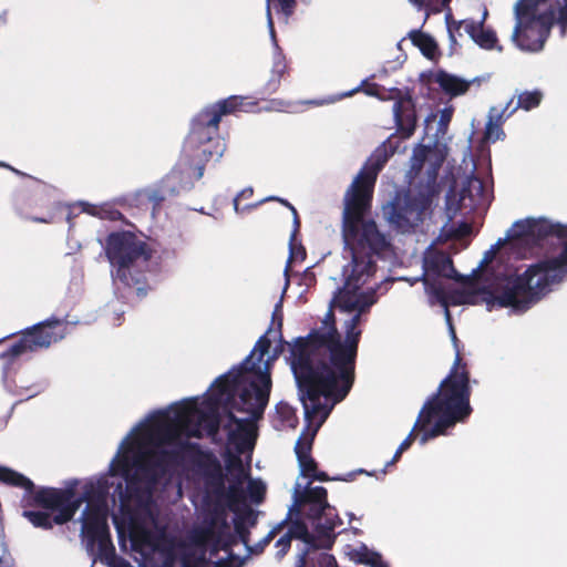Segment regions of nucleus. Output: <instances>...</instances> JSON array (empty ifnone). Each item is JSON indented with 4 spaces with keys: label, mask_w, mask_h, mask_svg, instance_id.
Listing matches in <instances>:
<instances>
[{
    "label": "nucleus",
    "mask_w": 567,
    "mask_h": 567,
    "mask_svg": "<svg viewBox=\"0 0 567 567\" xmlns=\"http://www.w3.org/2000/svg\"><path fill=\"white\" fill-rule=\"evenodd\" d=\"M382 153V150L375 152L344 196L342 235L351 264L343 268L344 287L333 299V307L350 317L344 321V339H340L329 311L319 330L292 342H284L280 334L268 330L258 339L250 354H269L271 351L274 354H312L320 351H329L330 354H355L361 333L358 329L360 316L375 301L372 287L363 288L374 270L372 255L384 254L390 247L374 221L365 219L364 216L377 174L385 161Z\"/></svg>",
    "instance_id": "obj_1"
},
{
    "label": "nucleus",
    "mask_w": 567,
    "mask_h": 567,
    "mask_svg": "<svg viewBox=\"0 0 567 567\" xmlns=\"http://www.w3.org/2000/svg\"><path fill=\"white\" fill-rule=\"evenodd\" d=\"M559 257L534 264L522 274L499 279L492 290L476 291L473 282H464L461 288L445 293L439 278H452L455 274L452 261L444 252L430 249L424 255L422 280L426 293L437 299L450 320V306L484 303L487 310L506 308L513 312H524L538 299L546 288L567 275V239Z\"/></svg>",
    "instance_id": "obj_2"
},
{
    "label": "nucleus",
    "mask_w": 567,
    "mask_h": 567,
    "mask_svg": "<svg viewBox=\"0 0 567 567\" xmlns=\"http://www.w3.org/2000/svg\"><path fill=\"white\" fill-rule=\"evenodd\" d=\"M357 357H286L293 373L305 421L318 431L354 383Z\"/></svg>",
    "instance_id": "obj_3"
},
{
    "label": "nucleus",
    "mask_w": 567,
    "mask_h": 567,
    "mask_svg": "<svg viewBox=\"0 0 567 567\" xmlns=\"http://www.w3.org/2000/svg\"><path fill=\"white\" fill-rule=\"evenodd\" d=\"M463 359L464 357H455L449 374L419 413L414 429L423 431L422 443L444 435L447 429L464 423L473 412L470 403V371Z\"/></svg>",
    "instance_id": "obj_4"
},
{
    "label": "nucleus",
    "mask_w": 567,
    "mask_h": 567,
    "mask_svg": "<svg viewBox=\"0 0 567 567\" xmlns=\"http://www.w3.org/2000/svg\"><path fill=\"white\" fill-rule=\"evenodd\" d=\"M271 377L268 371L259 372L250 382L240 381L236 396L230 401L225 414L228 423L224 425L227 440L238 454L254 449L257 440L256 420L262 417L269 402Z\"/></svg>",
    "instance_id": "obj_5"
},
{
    "label": "nucleus",
    "mask_w": 567,
    "mask_h": 567,
    "mask_svg": "<svg viewBox=\"0 0 567 567\" xmlns=\"http://www.w3.org/2000/svg\"><path fill=\"white\" fill-rule=\"evenodd\" d=\"M513 11L511 40L522 51H540L556 19L567 25V0H517Z\"/></svg>",
    "instance_id": "obj_6"
},
{
    "label": "nucleus",
    "mask_w": 567,
    "mask_h": 567,
    "mask_svg": "<svg viewBox=\"0 0 567 567\" xmlns=\"http://www.w3.org/2000/svg\"><path fill=\"white\" fill-rule=\"evenodd\" d=\"M215 436L220 429V417L216 410H200L195 400H186L161 412L148 429V440L155 445L176 444L185 435L202 437L200 429Z\"/></svg>",
    "instance_id": "obj_7"
},
{
    "label": "nucleus",
    "mask_w": 567,
    "mask_h": 567,
    "mask_svg": "<svg viewBox=\"0 0 567 567\" xmlns=\"http://www.w3.org/2000/svg\"><path fill=\"white\" fill-rule=\"evenodd\" d=\"M187 450H198V444L183 442L176 449L148 450L135 453L133 489L140 483H144L150 489L155 487L172 468L182 464Z\"/></svg>",
    "instance_id": "obj_8"
},
{
    "label": "nucleus",
    "mask_w": 567,
    "mask_h": 567,
    "mask_svg": "<svg viewBox=\"0 0 567 567\" xmlns=\"http://www.w3.org/2000/svg\"><path fill=\"white\" fill-rule=\"evenodd\" d=\"M228 524L224 512L217 509L207 515L203 524L193 529L189 538L197 548L196 551L187 554L184 563L188 567H205L208 565L207 550L210 555H217L219 550L227 549Z\"/></svg>",
    "instance_id": "obj_9"
},
{
    "label": "nucleus",
    "mask_w": 567,
    "mask_h": 567,
    "mask_svg": "<svg viewBox=\"0 0 567 567\" xmlns=\"http://www.w3.org/2000/svg\"><path fill=\"white\" fill-rule=\"evenodd\" d=\"M82 534L86 539V550L101 561L110 564L115 558V547L112 543L105 509L89 503L83 512Z\"/></svg>",
    "instance_id": "obj_10"
},
{
    "label": "nucleus",
    "mask_w": 567,
    "mask_h": 567,
    "mask_svg": "<svg viewBox=\"0 0 567 567\" xmlns=\"http://www.w3.org/2000/svg\"><path fill=\"white\" fill-rule=\"evenodd\" d=\"M74 491L71 488L41 487L34 488L30 498H25L23 502L28 506L56 511L58 514L53 516V522L55 525H63L73 518L80 507L81 501L74 499Z\"/></svg>",
    "instance_id": "obj_11"
},
{
    "label": "nucleus",
    "mask_w": 567,
    "mask_h": 567,
    "mask_svg": "<svg viewBox=\"0 0 567 567\" xmlns=\"http://www.w3.org/2000/svg\"><path fill=\"white\" fill-rule=\"evenodd\" d=\"M432 203L433 194L420 195L409 200L399 197L395 203L384 205L382 212L398 230L408 231L423 219Z\"/></svg>",
    "instance_id": "obj_12"
},
{
    "label": "nucleus",
    "mask_w": 567,
    "mask_h": 567,
    "mask_svg": "<svg viewBox=\"0 0 567 567\" xmlns=\"http://www.w3.org/2000/svg\"><path fill=\"white\" fill-rule=\"evenodd\" d=\"M488 12L486 8L483 9L482 16L478 20L474 19H464L461 21H456L450 18H446L447 32L449 38L452 45L457 44V39L462 37V30L476 43L480 48L485 50L497 49L502 50L498 47V41L496 33L492 29H486L484 27V22L486 20Z\"/></svg>",
    "instance_id": "obj_13"
},
{
    "label": "nucleus",
    "mask_w": 567,
    "mask_h": 567,
    "mask_svg": "<svg viewBox=\"0 0 567 567\" xmlns=\"http://www.w3.org/2000/svg\"><path fill=\"white\" fill-rule=\"evenodd\" d=\"M66 333V324L61 321L42 323L28 330L12 344L9 354H23L47 349L50 344L61 340Z\"/></svg>",
    "instance_id": "obj_14"
},
{
    "label": "nucleus",
    "mask_w": 567,
    "mask_h": 567,
    "mask_svg": "<svg viewBox=\"0 0 567 567\" xmlns=\"http://www.w3.org/2000/svg\"><path fill=\"white\" fill-rule=\"evenodd\" d=\"M106 254L112 266L118 267L116 276L124 279L123 269L144 255V244L131 233L112 234L107 239Z\"/></svg>",
    "instance_id": "obj_15"
},
{
    "label": "nucleus",
    "mask_w": 567,
    "mask_h": 567,
    "mask_svg": "<svg viewBox=\"0 0 567 567\" xmlns=\"http://www.w3.org/2000/svg\"><path fill=\"white\" fill-rule=\"evenodd\" d=\"M548 234H555L558 238L565 240L567 239V226H554L544 218H526L516 221L511 227L506 234V239H522L526 243H529Z\"/></svg>",
    "instance_id": "obj_16"
},
{
    "label": "nucleus",
    "mask_w": 567,
    "mask_h": 567,
    "mask_svg": "<svg viewBox=\"0 0 567 567\" xmlns=\"http://www.w3.org/2000/svg\"><path fill=\"white\" fill-rule=\"evenodd\" d=\"M243 105L244 102L241 99L231 96L205 109L197 117L198 126H194L189 136V143H193L196 140L197 131H199L203 125H208L216 130L223 115L235 112L238 109H241Z\"/></svg>",
    "instance_id": "obj_17"
},
{
    "label": "nucleus",
    "mask_w": 567,
    "mask_h": 567,
    "mask_svg": "<svg viewBox=\"0 0 567 567\" xmlns=\"http://www.w3.org/2000/svg\"><path fill=\"white\" fill-rule=\"evenodd\" d=\"M429 81L436 84L444 94L451 97L465 94L470 90V86L476 83L475 79L466 80L460 75L446 72L444 70L431 72L429 75Z\"/></svg>",
    "instance_id": "obj_18"
},
{
    "label": "nucleus",
    "mask_w": 567,
    "mask_h": 567,
    "mask_svg": "<svg viewBox=\"0 0 567 567\" xmlns=\"http://www.w3.org/2000/svg\"><path fill=\"white\" fill-rule=\"evenodd\" d=\"M190 451L199 454V460L196 463L198 468L202 471L207 485L214 488L216 493H223L225 489V476L217 457L212 453L202 452L199 446L198 450Z\"/></svg>",
    "instance_id": "obj_19"
},
{
    "label": "nucleus",
    "mask_w": 567,
    "mask_h": 567,
    "mask_svg": "<svg viewBox=\"0 0 567 567\" xmlns=\"http://www.w3.org/2000/svg\"><path fill=\"white\" fill-rule=\"evenodd\" d=\"M287 525L288 529L286 534L291 539H300L305 544V548L301 549L300 554H305L306 559L310 564H318L319 555L324 553L318 550L319 545L317 543V538L313 534L309 532L307 524L301 519H290Z\"/></svg>",
    "instance_id": "obj_20"
},
{
    "label": "nucleus",
    "mask_w": 567,
    "mask_h": 567,
    "mask_svg": "<svg viewBox=\"0 0 567 567\" xmlns=\"http://www.w3.org/2000/svg\"><path fill=\"white\" fill-rule=\"evenodd\" d=\"M130 540L132 549L144 557L155 553L158 548L157 535L145 527H134L131 530Z\"/></svg>",
    "instance_id": "obj_21"
},
{
    "label": "nucleus",
    "mask_w": 567,
    "mask_h": 567,
    "mask_svg": "<svg viewBox=\"0 0 567 567\" xmlns=\"http://www.w3.org/2000/svg\"><path fill=\"white\" fill-rule=\"evenodd\" d=\"M393 113L399 131H401L405 137L410 136L416 121L412 100L408 97L394 103Z\"/></svg>",
    "instance_id": "obj_22"
},
{
    "label": "nucleus",
    "mask_w": 567,
    "mask_h": 567,
    "mask_svg": "<svg viewBox=\"0 0 567 567\" xmlns=\"http://www.w3.org/2000/svg\"><path fill=\"white\" fill-rule=\"evenodd\" d=\"M341 524L342 520L339 517L336 508L328 504V507L324 509V513L322 514V519L316 524L315 529L320 537L326 538L328 540V546L330 547L336 538L333 532L336 527H338Z\"/></svg>",
    "instance_id": "obj_23"
},
{
    "label": "nucleus",
    "mask_w": 567,
    "mask_h": 567,
    "mask_svg": "<svg viewBox=\"0 0 567 567\" xmlns=\"http://www.w3.org/2000/svg\"><path fill=\"white\" fill-rule=\"evenodd\" d=\"M135 471V455L130 456L128 451L118 453L111 463V474L125 478L127 488L133 489V473Z\"/></svg>",
    "instance_id": "obj_24"
},
{
    "label": "nucleus",
    "mask_w": 567,
    "mask_h": 567,
    "mask_svg": "<svg viewBox=\"0 0 567 567\" xmlns=\"http://www.w3.org/2000/svg\"><path fill=\"white\" fill-rule=\"evenodd\" d=\"M328 492L322 486H307L303 491L300 489L298 485L295 489V505L296 506H307V504L316 503L328 505Z\"/></svg>",
    "instance_id": "obj_25"
},
{
    "label": "nucleus",
    "mask_w": 567,
    "mask_h": 567,
    "mask_svg": "<svg viewBox=\"0 0 567 567\" xmlns=\"http://www.w3.org/2000/svg\"><path fill=\"white\" fill-rule=\"evenodd\" d=\"M240 383L237 375L224 374L218 377L212 388L218 395V400L226 399L225 411L227 410L230 401L236 396V390Z\"/></svg>",
    "instance_id": "obj_26"
},
{
    "label": "nucleus",
    "mask_w": 567,
    "mask_h": 567,
    "mask_svg": "<svg viewBox=\"0 0 567 567\" xmlns=\"http://www.w3.org/2000/svg\"><path fill=\"white\" fill-rule=\"evenodd\" d=\"M0 482L11 485L14 487H20L24 489L23 499L30 498V495L33 493L34 483L24 476L23 474L16 472L9 467L0 466Z\"/></svg>",
    "instance_id": "obj_27"
},
{
    "label": "nucleus",
    "mask_w": 567,
    "mask_h": 567,
    "mask_svg": "<svg viewBox=\"0 0 567 567\" xmlns=\"http://www.w3.org/2000/svg\"><path fill=\"white\" fill-rule=\"evenodd\" d=\"M410 39L426 58L434 60L437 56V44L431 35L421 31H412Z\"/></svg>",
    "instance_id": "obj_28"
},
{
    "label": "nucleus",
    "mask_w": 567,
    "mask_h": 567,
    "mask_svg": "<svg viewBox=\"0 0 567 567\" xmlns=\"http://www.w3.org/2000/svg\"><path fill=\"white\" fill-rule=\"evenodd\" d=\"M23 516L28 518V520L34 526L43 529H51L53 527L54 522L53 517L47 513L41 511H24Z\"/></svg>",
    "instance_id": "obj_29"
},
{
    "label": "nucleus",
    "mask_w": 567,
    "mask_h": 567,
    "mask_svg": "<svg viewBox=\"0 0 567 567\" xmlns=\"http://www.w3.org/2000/svg\"><path fill=\"white\" fill-rule=\"evenodd\" d=\"M336 558L330 554H320L318 564L309 563L305 554H299L295 567H336Z\"/></svg>",
    "instance_id": "obj_30"
},
{
    "label": "nucleus",
    "mask_w": 567,
    "mask_h": 567,
    "mask_svg": "<svg viewBox=\"0 0 567 567\" xmlns=\"http://www.w3.org/2000/svg\"><path fill=\"white\" fill-rule=\"evenodd\" d=\"M307 429L312 430V433L310 434L309 437L305 436L302 434L298 439L296 446H295V452H296L297 458H300V456H305V457L311 456L313 437L318 431L315 432V425L310 426L308 423H307Z\"/></svg>",
    "instance_id": "obj_31"
},
{
    "label": "nucleus",
    "mask_w": 567,
    "mask_h": 567,
    "mask_svg": "<svg viewBox=\"0 0 567 567\" xmlns=\"http://www.w3.org/2000/svg\"><path fill=\"white\" fill-rule=\"evenodd\" d=\"M276 412L285 425L296 427L298 417L296 410L292 406H290L288 403L280 402L276 406Z\"/></svg>",
    "instance_id": "obj_32"
},
{
    "label": "nucleus",
    "mask_w": 567,
    "mask_h": 567,
    "mask_svg": "<svg viewBox=\"0 0 567 567\" xmlns=\"http://www.w3.org/2000/svg\"><path fill=\"white\" fill-rule=\"evenodd\" d=\"M277 1L280 4L281 11L286 14V17H288L292 12L295 1L293 0H277ZM269 2H270V0H267V24H268L270 37L275 41V29H274V22H272V18H271Z\"/></svg>",
    "instance_id": "obj_33"
},
{
    "label": "nucleus",
    "mask_w": 567,
    "mask_h": 567,
    "mask_svg": "<svg viewBox=\"0 0 567 567\" xmlns=\"http://www.w3.org/2000/svg\"><path fill=\"white\" fill-rule=\"evenodd\" d=\"M540 99L542 95L538 92H525L519 95L518 105L525 111H528L537 106L540 102Z\"/></svg>",
    "instance_id": "obj_34"
},
{
    "label": "nucleus",
    "mask_w": 567,
    "mask_h": 567,
    "mask_svg": "<svg viewBox=\"0 0 567 567\" xmlns=\"http://www.w3.org/2000/svg\"><path fill=\"white\" fill-rule=\"evenodd\" d=\"M300 467V473L305 477L311 478V476L316 473L318 470V464L315 461L312 456H300V458H297Z\"/></svg>",
    "instance_id": "obj_35"
},
{
    "label": "nucleus",
    "mask_w": 567,
    "mask_h": 567,
    "mask_svg": "<svg viewBox=\"0 0 567 567\" xmlns=\"http://www.w3.org/2000/svg\"><path fill=\"white\" fill-rule=\"evenodd\" d=\"M358 561L369 565L372 567L379 559H381V555L377 551L368 549L365 546H363L358 553Z\"/></svg>",
    "instance_id": "obj_36"
},
{
    "label": "nucleus",
    "mask_w": 567,
    "mask_h": 567,
    "mask_svg": "<svg viewBox=\"0 0 567 567\" xmlns=\"http://www.w3.org/2000/svg\"><path fill=\"white\" fill-rule=\"evenodd\" d=\"M503 136H504V132L501 127V124L489 121L486 125L485 138L487 141L495 142V141L503 138Z\"/></svg>",
    "instance_id": "obj_37"
},
{
    "label": "nucleus",
    "mask_w": 567,
    "mask_h": 567,
    "mask_svg": "<svg viewBox=\"0 0 567 567\" xmlns=\"http://www.w3.org/2000/svg\"><path fill=\"white\" fill-rule=\"evenodd\" d=\"M248 492L251 499L256 503H259L264 499L266 489L262 483L250 481L248 484Z\"/></svg>",
    "instance_id": "obj_38"
},
{
    "label": "nucleus",
    "mask_w": 567,
    "mask_h": 567,
    "mask_svg": "<svg viewBox=\"0 0 567 567\" xmlns=\"http://www.w3.org/2000/svg\"><path fill=\"white\" fill-rule=\"evenodd\" d=\"M291 540L292 539L286 533L278 538V540L275 544V547L277 548L276 557L278 559L284 558L286 554L289 551L291 547Z\"/></svg>",
    "instance_id": "obj_39"
},
{
    "label": "nucleus",
    "mask_w": 567,
    "mask_h": 567,
    "mask_svg": "<svg viewBox=\"0 0 567 567\" xmlns=\"http://www.w3.org/2000/svg\"><path fill=\"white\" fill-rule=\"evenodd\" d=\"M307 505H308V509L306 512V516L309 519L317 520V523L320 522L322 519V514L324 513V509L328 507V505L316 504V503H311V504H307Z\"/></svg>",
    "instance_id": "obj_40"
},
{
    "label": "nucleus",
    "mask_w": 567,
    "mask_h": 567,
    "mask_svg": "<svg viewBox=\"0 0 567 567\" xmlns=\"http://www.w3.org/2000/svg\"><path fill=\"white\" fill-rule=\"evenodd\" d=\"M227 498L229 504L243 502L245 498L244 491L239 484H233L228 488Z\"/></svg>",
    "instance_id": "obj_41"
},
{
    "label": "nucleus",
    "mask_w": 567,
    "mask_h": 567,
    "mask_svg": "<svg viewBox=\"0 0 567 567\" xmlns=\"http://www.w3.org/2000/svg\"><path fill=\"white\" fill-rule=\"evenodd\" d=\"M433 154V151L425 146H417L414 150L412 162L413 166L421 164L423 161L429 159L431 155Z\"/></svg>",
    "instance_id": "obj_42"
},
{
    "label": "nucleus",
    "mask_w": 567,
    "mask_h": 567,
    "mask_svg": "<svg viewBox=\"0 0 567 567\" xmlns=\"http://www.w3.org/2000/svg\"><path fill=\"white\" fill-rule=\"evenodd\" d=\"M291 513H292V508L289 511V513L287 514V517L284 520H281L280 523H278L276 526H274L270 529V532L265 537L266 543H269L270 540H272L277 535H279L282 532V529L287 526L288 522L291 519Z\"/></svg>",
    "instance_id": "obj_43"
},
{
    "label": "nucleus",
    "mask_w": 567,
    "mask_h": 567,
    "mask_svg": "<svg viewBox=\"0 0 567 567\" xmlns=\"http://www.w3.org/2000/svg\"><path fill=\"white\" fill-rule=\"evenodd\" d=\"M20 365V357H8V360L6 361L3 365V375L6 379H11L13 377L12 371Z\"/></svg>",
    "instance_id": "obj_44"
},
{
    "label": "nucleus",
    "mask_w": 567,
    "mask_h": 567,
    "mask_svg": "<svg viewBox=\"0 0 567 567\" xmlns=\"http://www.w3.org/2000/svg\"><path fill=\"white\" fill-rule=\"evenodd\" d=\"M213 143L215 145L214 151L204 148L203 150L204 154L208 155L209 157H215V158L221 157V155L225 151V145H224L223 141L217 138V140L213 141Z\"/></svg>",
    "instance_id": "obj_45"
},
{
    "label": "nucleus",
    "mask_w": 567,
    "mask_h": 567,
    "mask_svg": "<svg viewBox=\"0 0 567 567\" xmlns=\"http://www.w3.org/2000/svg\"><path fill=\"white\" fill-rule=\"evenodd\" d=\"M453 115V109L452 107H445L440 112V126L441 131L444 132L452 118Z\"/></svg>",
    "instance_id": "obj_46"
},
{
    "label": "nucleus",
    "mask_w": 567,
    "mask_h": 567,
    "mask_svg": "<svg viewBox=\"0 0 567 567\" xmlns=\"http://www.w3.org/2000/svg\"><path fill=\"white\" fill-rule=\"evenodd\" d=\"M235 530L244 543L248 542L249 532L246 528L243 519L235 520Z\"/></svg>",
    "instance_id": "obj_47"
},
{
    "label": "nucleus",
    "mask_w": 567,
    "mask_h": 567,
    "mask_svg": "<svg viewBox=\"0 0 567 567\" xmlns=\"http://www.w3.org/2000/svg\"><path fill=\"white\" fill-rule=\"evenodd\" d=\"M227 468L228 470L237 468V470L241 471L243 470L241 458L238 455H230L227 458Z\"/></svg>",
    "instance_id": "obj_48"
},
{
    "label": "nucleus",
    "mask_w": 567,
    "mask_h": 567,
    "mask_svg": "<svg viewBox=\"0 0 567 567\" xmlns=\"http://www.w3.org/2000/svg\"><path fill=\"white\" fill-rule=\"evenodd\" d=\"M416 429H412V431L410 432V434L402 441V443L399 445V449H401V451H406L411 447L412 443L414 442L415 440V435H414V431Z\"/></svg>",
    "instance_id": "obj_49"
},
{
    "label": "nucleus",
    "mask_w": 567,
    "mask_h": 567,
    "mask_svg": "<svg viewBox=\"0 0 567 567\" xmlns=\"http://www.w3.org/2000/svg\"><path fill=\"white\" fill-rule=\"evenodd\" d=\"M467 187L471 190L476 192L477 195L481 194V192H482V184L477 178H470L467 181Z\"/></svg>",
    "instance_id": "obj_50"
},
{
    "label": "nucleus",
    "mask_w": 567,
    "mask_h": 567,
    "mask_svg": "<svg viewBox=\"0 0 567 567\" xmlns=\"http://www.w3.org/2000/svg\"><path fill=\"white\" fill-rule=\"evenodd\" d=\"M404 451H401V449L398 447V450L395 451L393 457L391 461L386 462L384 468L382 470V473L385 474L386 473V468L393 464H395L396 462H399V460L401 458L402 454H403Z\"/></svg>",
    "instance_id": "obj_51"
},
{
    "label": "nucleus",
    "mask_w": 567,
    "mask_h": 567,
    "mask_svg": "<svg viewBox=\"0 0 567 567\" xmlns=\"http://www.w3.org/2000/svg\"><path fill=\"white\" fill-rule=\"evenodd\" d=\"M311 481H320V482H328L330 481V477L326 472L316 471V473L311 476Z\"/></svg>",
    "instance_id": "obj_52"
},
{
    "label": "nucleus",
    "mask_w": 567,
    "mask_h": 567,
    "mask_svg": "<svg viewBox=\"0 0 567 567\" xmlns=\"http://www.w3.org/2000/svg\"><path fill=\"white\" fill-rule=\"evenodd\" d=\"M291 258L292 259H301L302 260L305 258V252L301 251V250L300 251L299 250L295 251V249L291 247Z\"/></svg>",
    "instance_id": "obj_53"
},
{
    "label": "nucleus",
    "mask_w": 567,
    "mask_h": 567,
    "mask_svg": "<svg viewBox=\"0 0 567 567\" xmlns=\"http://www.w3.org/2000/svg\"><path fill=\"white\" fill-rule=\"evenodd\" d=\"M365 92L369 95H379V91H378V87L375 85L367 87Z\"/></svg>",
    "instance_id": "obj_54"
},
{
    "label": "nucleus",
    "mask_w": 567,
    "mask_h": 567,
    "mask_svg": "<svg viewBox=\"0 0 567 567\" xmlns=\"http://www.w3.org/2000/svg\"><path fill=\"white\" fill-rule=\"evenodd\" d=\"M246 517L249 520L250 525H254L256 523V518H255L254 513H252L251 509L247 511Z\"/></svg>",
    "instance_id": "obj_55"
},
{
    "label": "nucleus",
    "mask_w": 567,
    "mask_h": 567,
    "mask_svg": "<svg viewBox=\"0 0 567 567\" xmlns=\"http://www.w3.org/2000/svg\"><path fill=\"white\" fill-rule=\"evenodd\" d=\"M279 357H275V355H271V357H267V360H266V368L268 369V367L274 363Z\"/></svg>",
    "instance_id": "obj_56"
},
{
    "label": "nucleus",
    "mask_w": 567,
    "mask_h": 567,
    "mask_svg": "<svg viewBox=\"0 0 567 567\" xmlns=\"http://www.w3.org/2000/svg\"><path fill=\"white\" fill-rule=\"evenodd\" d=\"M372 567H389V565L381 558Z\"/></svg>",
    "instance_id": "obj_57"
},
{
    "label": "nucleus",
    "mask_w": 567,
    "mask_h": 567,
    "mask_svg": "<svg viewBox=\"0 0 567 567\" xmlns=\"http://www.w3.org/2000/svg\"><path fill=\"white\" fill-rule=\"evenodd\" d=\"M265 357L258 355V357H246L247 361H250L252 359H256L257 362H261Z\"/></svg>",
    "instance_id": "obj_58"
},
{
    "label": "nucleus",
    "mask_w": 567,
    "mask_h": 567,
    "mask_svg": "<svg viewBox=\"0 0 567 567\" xmlns=\"http://www.w3.org/2000/svg\"><path fill=\"white\" fill-rule=\"evenodd\" d=\"M6 21H7V20H6V14H4L3 12H2V13H0V28H1L2 25H4Z\"/></svg>",
    "instance_id": "obj_59"
},
{
    "label": "nucleus",
    "mask_w": 567,
    "mask_h": 567,
    "mask_svg": "<svg viewBox=\"0 0 567 567\" xmlns=\"http://www.w3.org/2000/svg\"><path fill=\"white\" fill-rule=\"evenodd\" d=\"M202 176H203V168H202V167H199V168L197 169L196 177H197V178H200Z\"/></svg>",
    "instance_id": "obj_60"
},
{
    "label": "nucleus",
    "mask_w": 567,
    "mask_h": 567,
    "mask_svg": "<svg viewBox=\"0 0 567 567\" xmlns=\"http://www.w3.org/2000/svg\"><path fill=\"white\" fill-rule=\"evenodd\" d=\"M292 212H293V215H295V225L298 226V219H297V215H296V210L293 207H291Z\"/></svg>",
    "instance_id": "obj_61"
},
{
    "label": "nucleus",
    "mask_w": 567,
    "mask_h": 567,
    "mask_svg": "<svg viewBox=\"0 0 567 567\" xmlns=\"http://www.w3.org/2000/svg\"><path fill=\"white\" fill-rule=\"evenodd\" d=\"M359 473H365V474H368V475H372L371 473L365 472L364 470H360V471H359Z\"/></svg>",
    "instance_id": "obj_62"
}]
</instances>
